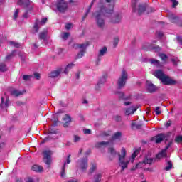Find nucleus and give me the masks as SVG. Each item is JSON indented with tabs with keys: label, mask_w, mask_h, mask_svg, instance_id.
<instances>
[{
	"label": "nucleus",
	"mask_w": 182,
	"mask_h": 182,
	"mask_svg": "<svg viewBox=\"0 0 182 182\" xmlns=\"http://www.w3.org/2000/svg\"><path fill=\"white\" fill-rule=\"evenodd\" d=\"M159 57L161 58V59L163 62H166L167 60L168 57H167V55H166V54H160Z\"/></svg>",
	"instance_id": "obj_45"
},
{
	"label": "nucleus",
	"mask_w": 182,
	"mask_h": 182,
	"mask_svg": "<svg viewBox=\"0 0 182 182\" xmlns=\"http://www.w3.org/2000/svg\"><path fill=\"white\" fill-rule=\"evenodd\" d=\"M169 126H171V121H168L167 123L166 124V127H169Z\"/></svg>",
	"instance_id": "obj_62"
},
{
	"label": "nucleus",
	"mask_w": 182,
	"mask_h": 182,
	"mask_svg": "<svg viewBox=\"0 0 182 182\" xmlns=\"http://www.w3.org/2000/svg\"><path fill=\"white\" fill-rule=\"evenodd\" d=\"M147 9V4H135L133 6V11L134 12H136V14H139V15H141L144 11Z\"/></svg>",
	"instance_id": "obj_10"
},
{
	"label": "nucleus",
	"mask_w": 182,
	"mask_h": 182,
	"mask_svg": "<svg viewBox=\"0 0 182 182\" xmlns=\"http://www.w3.org/2000/svg\"><path fill=\"white\" fill-rule=\"evenodd\" d=\"M82 103L83 105H87L89 102L86 99H83Z\"/></svg>",
	"instance_id": "obj_61"
},
{
	"label": "nucleus",
	"mask_w": 182,
	"mask_h": 182,
	"mask_svg": "<svg viewBox=\"0 0 182 182\" xmlns=\"http://www.w3.org/2000/svg\"><path fill=\"white\" fill-rule=\"evenodd\" d=\"M65 29L69 31V29H72V23H68L65 25Z\"/></svg>",
	"instance_id": "obj_55"
},
{
	"label": "nucleus",
	"mask_w": 182,
	"mask_h": 182,
	"mask_svg": "<svg viewBox=\"0 0 182 182\" xmlns=\"http://www.w3.org/2000/svg\"><path fill=\"white\" fill-rule=\"evenodd\" d=\"M39 39H42L43 41H45L46 39V37L48 36V29H45L43 31H41L39 35Z\"/></svg>",
	"instance_id": "obj_25"
},
{
	"label": "nucleus",
	"mask_w": 182,
	"mask_h": 182,
	"mask_svg": "<svg viewBox=\"0 0 182 182\" xmlns=\"http://www.w3.org/2000/svg\"><path fill=\"white\" fill-rule=\"evenodd\" d=\"M168 16L171 22H172L173 23H176V22L178 21V18H177V16L173 14H169Z\"/></svg>",
	"instance_id": "obj_26"
},
{
	"label": "nucleus",
	"mask_w": 182,
	"mask_h": 182,
	"mask_svg": "<svg viewBox=\"0 0 182 182\" xmlns=\"http://www.w3.org/2000/svg\"><path fill=\"white\" fill-rule=\"evenodd\" d=\"M108 153L112 157H114L117 154V152L116 151V149H114V148H113V147H109L108 149Z\"/></svg>",
	"instance_id": "obj_27"
},
{
	"label": "nucleus",
	"mask_w": 182,
	"mask_h": 182,
	"mask_svg": "<svg viewBox=\"0 0 182 182\" xmlns=\"http://www.w3.org/2000/svg\"><path fill=\"white\" fill-rule=\"evenodd\" d=\"M69 36H70V33L69 32L63 33L61 34V38L64 41H66L68 39V38H69Z\"/></svg>",
	"instance_id": "obj_37"
},
{
	"label": "nucleus",
	"mask_w": 182,
	"mask_h": 182,
	"mask_svg": "<svg viewBox=\"0 0 182 182\" xmlns=\"http://www.w3.org/2000/svg\"><path fill=\"white\" fill-rule=\"evenodd\" d=\"M137 110L136 107H131L130 108H127L125 109L126 116H130V114H134V112Z\"/></svg>",
	"instance_id": "obj_23"
},
{
	"label": "nucleus",
	"mask_w": 182,
	"mask_h": 182,
	"mask_svg": "<svg viewBox=\"0 0 182 182\" xmlns=\"http://www.w3.org/2000/svg\"><path fill=\"white\" fill-rule=\"evenodd\" d=\"M153 75L154 76L157 77V79H160L161 80V78L165 76L164 73L161 70H155Z\"/></svg>",
	"instance_id": "obj_22"
},
{
	"label": "nucleus",
	"mask_w": 182,
	"mask_h": 182,
	"mask_svg": "<svg viewBox=\"0 0 182 182\" xmlns=\"http://www.w3.org/2000/svg\"><path fill=\"white\" fill-rule=\"evenodd\" d=\"M48 22V18L44 17L41 19V21L36 20L34 23L33 29L35 30L34 33H38L39 31V26H43Z\"/></svg>",
	"instance_id": "obj_11"
},
{
	"label": "nucleus",
	"mask_w": 182,
	"mask_h": 182,
	"mask_svg": "<svg viewBox=\"0 0 182 182\" xmlns=\"http://www.w3.org/2000/svg\"><path fill=\"white\" fill-rule=\"evenodd\" d=\"M150 63L151 65H154V66H157V68H160V66H161L160 65V61L156 60V59H151L150 60Z\"/></svg>",
	"instance_id": "obj_31"
},
{
	"label": "nucleus",
	"mask_w": 182,
	"mask_h": 182,
	"mask_svg": "<svg viewBox=\"0 0 182 182\" xmlns=\"http://www.w3.org/2000/svg\"><path fill=\"white\" fill-rule=\"evenodd\" d=\"M95 170H96V164H92L91 167L90 168V174H92V173H94Z\"/></svg>",
	"instance_id": "obj_46"
},
{
	"label": "nucleus",
	"mask_w": 182,
	"mask_h": 182,
	"mask_svg": "<svg viewBox=\"0 0 182 182\" xmlns=\"http://www.w3.org/2000/svg\"><path fill=\"white\" fill-rule=\"evenodd\" d=\"M154 112L157 116L161 114V111H160V107H156V108L154 109Z\"/></svg>",
	"instance_id": "obj_47"
},
{
	"label": "nucleus",
	"mask_w": 182,
	"mask_h": 182,
	"mask_svg": "<svg viewBox=\"0 0 182 182\" xmlns=\"http://www.w3.org/2000/svg\"><path fill=\"white\" fill-rule=\"evenodd\" d=\"M151 163H153V159L149 158L147 156H146L144 159V164H151Z\"/></svg>",
	"instance_id": "obj_34"
},
{
	"label": "nucleus",
	"mask_w": 182,
	"mask_h": 182,
	"mask_svg": "<svg viewBox=\"0 0 182 182\" xmlns=\"http://www.w3.org/2000/svg\"><path fill=\"white\" fill-rule=\"evenodd\" d=\"M171 62L173 63V65H177L178 63L179 60L178 58H173L171 59Z\"/></svg>",
	"instance_id": "obj_51"
},
{
	"label": "nucleus",
	"mask_w": 182,
	"mask_h": 182,
	"mask_svg": "<svg viewBox=\"0 0 182 182\" xmlns=\"http://www.w3.org/2000/svg\"><path fill=\"white\" fill-rule=\"evenodd\" d=\"M15 53H16V50H14V51L11 53V54H10V55H7V56L6 57V59L7 60H9V59H11V58H12V56H14V55H15Z\"/></svg>",
	"instance_id": "obj_49"
},
{
	"label": "nucleus",
	"mask_w": 182,
	"mask_h": 182,
	"mask_svg": "<svg viewBox=\"0 0 182 182\" xmlns=\"http://www.w3.org/2000/svg\"><path fill=\"white\" fill-rule=\"evenodd\" d=\"M76 49H79L80 52L77 55V59H82L86 53V48L89 46V42H86L82 44H75V45Z\"/></svg>",
	"instance_id": "obj_5"
},
{
	"label": "nucleus",
	"mask_w": 182,
	"mask_h": 182,
	"mask_svg": "<svg viewBox=\"0 0 182 182\" xmlns=\"http://www.w3.org/2000/svg\"><path fill=\"white\" fill-rule=\"evenodd\" d=\"M1 107L2 109H6V107H8V106H9V98L8 97H2L1 99Z\"/></svg>",
	"instance_id": "obj_17"
},
{
	"label": "nucleus",
	"mask_w": 182,
	"mask_h": 182,
	"mask_svg": "<svg viewBox=\"0 0 182 182\" xmlns=\"http://www.w3.org/2000/svg\"><path fill=\"white\" fill-rule=\"evenodd\" d=\"M171 144H173V142H168L165 149H162L161 151L156 155V159H159V160H160L161 159H163V157H166L167 150H168V148L170 147V146H171Z\"/></svg>",
	"instance_id": "obj_12"
},
{
	"label": "nucleus",
	"mask_w": 182,
	"mask_h": 182,
	"mask_svg": "<svg viewBox=\"0 0 182 182\" xmlns=\"http://www.w3.org/2000/svg\"><path fill=\"white\" fill-rule=\"evenodd\" d=\"M171 1L173 2V7L174 8L175 6H177V5H178V1H176V0H171Z\"/></svg>",
	"instance_id": "obj_59"
},
{
	"label": "nucleus",
	"mask_w": 182,
	"mask_h": 182,
	"mask_svg": "<svg viewBox=\"0 0 182 182\" xmlns=\"http://www.w3.org/2000/svg\"><path fill=\"white\" fill-rule=\"evenodd\" d=\"M56 8L59 12L62 14L68 11V3L65 0H58L56 2Z\"/></svg>",
	"instance_id": "obj_8"
},
{
	"label": "nucleus",
	"mask_w": 182,
	"mask_h": 182,
	"mask_svg": "<svg viewBox=\"0 0 182 182\" xmlns=\"http://www.w3.org/2000/svg\"><path fill=\"white\" fill-rule=\"evenodd\" d=\"M106 82V79L105 77H102L98 82V86L102 85V83H105Z\"/></svg>",
	"instance_id": "obj_56"
},
{
	"label": "nucleus",
	"mask_w": 182,
	"mask_h": 182,
	"mask_svg": "<svg viewBox=\"0 0 182 182\" xmlns=\"http://www.w3.org/2000/svg\"><path fill=\"white\" fill-rule=\"evenodd\" d=\"M176 143H182V136L178 135L175 137Z\"/></svg>",
	"instance_id": "obj_43"
},
{
	"label": "nucleus",
	"mask_w": 182,
	"mask_h": 182,
	"mask_svg": "<svg viewBox=\"0 0 182 182\" xmlns=\"http://www.w3.org/2000/svg\"><path fill=\"white\" fill-rule=\"evenodd\" d=\"M114 120L116 122H120L122 120V117L121 116H119V115H117L115 117H114Z\"/></svg>",
	"instance_id": "obj_57"
},
{
	"label": "nucleus",
	"mask_w": 182,
	"mask_h": 182,
	"mask_svg": "<svg viewBox=\"0 0 182 182\" xmlns=\"http://www.w3.org/2000/svg\"><path fill=\"white\" fill-rule=\"evenodd\" d=\"M171 168H173V164L171 162V161H169L167 162V165L164 168V170H166V171H170Z\"/></svg>",
	"instance_id": "obj_33"
},
{
	"label": "nucleus",
	"mask_w": 182,
	"mask_h": 182,
	"mask_svg": "<svg viewBox=\"0 0 182 182\" xmlns=\"http://www.w3.org/2000/svg\"><path fill=\"white\" fill-rule=\"evenodd\" d=\"M21 181H22V179H21V178H17L16 179V182H21Z\"/></svg>",
	"instance_id": "obj_64"
},
{
	"label": "nucleus",
	"mask_w": 182,
	"mask_h": 182,
	"mask_svg": "<svg viewBox=\"0 0 182 182\" xmlns=\"http://www.w3.org/2000/svg\"><path fill=\"white\" fill-rule=\"evenodd\" d=\"M152 50H154L155 52H160V47L155 46L152 47Z\"/></svg>",
	"instance_id": "obj_53"
},
{
	"label": "nucleus",
	"mask_w": 182,
	"mask_h": 182,
	"mask_svg": "<svg viewBox=\"0 0 182 182\" xmlns=\"http://www.w3.org/2000/svg\"><path fill=\"white\" fill-rule=\"evenodd\" d=\"M77 166L82 171L85 172L87 170V158L80 159L77 162Z\"/></svg>",
	"instance_id": "obj_9"
},
{
	"label": "nucleus",
	"mask_w": 182,
	"mask_h": 182,
	"mask_svg": "<svg viewBox=\"0 0 182 182\" xmlns=\"http://www.w3.org/2000/svg\"><path fill=\"white\" fill-rule=\"evenodd\" d=\"M144 161H143V162H139L136 164V167H138V168H142L144 166Z\"/></svg>",
	"instance_id": "obj_50"
},
{
	"label": "nucleus",
	"mask_w": 182,
	"mask_h": 182,
	"mask_svg": "<svg viewBox=\"0 0 182 182\" xmlns=\"http://www.w3.org/2000/svg\"><path fill=\"white\" fill-rule=\"evenodd\" d=\"M100 180H102V173H96L94 176V182H100Z\"/></svg>",
	"instance_id": "obj_29"
},
{
	"label": "nucleus",
	"mask_w": 182,
	"mask_h": 182,
	"mask_svg": "<svg viewBox=\"0 0 182 182\" xmlns=\"http://www.w3.org/2000/svg\"><path fill=\"white\" fill-rule=\"evenodd\" d=\"M26 182H39V178H32L31 177L26 178Z\"/></svg>",
	"instance_id": "obj_41"
},
{
	"label": "nucleus",
	"mask_w": 182,
	"mask_h": 182,
	"mask_svg": "<svg viewBox=\"0 0 182 182\" xmlns=\"http://www.w3.org/2000/svg\"><path fill=\"white\" fill-rule=\"evenodd\" d=\"M70 154H69L65 159L63 161V166L61 167V173L60 176L62 178H65L66 177V167H68V164H70Z\"/></svg>",
	"instance_id": "obj_6"
},
{
	"label": "nucleus",
	"mask_w": 182,
	"mask_h": 182,
	"mask_svg": "<svg viewBox=\"0 0 182 182\" xmlns=\"http://www.w3.org/2000/svg\"><path fill=\"white\" fill-rule=\"evenodd\" d=\"M106 14H113V9H111L109 11H107Z\"/></svg>",
	"instance_id": "obj_63"
},
{
	"label": "nucleus",
	"mask_w": 182,
	"mask_h": 182,
	"mask_svg": "<svg viewBox=\"0 0 182 182\" xmlns=\"http://www.w3.org/2000/svg\"><path fill=\"white\" fill-rule=\"evenodd\" d=\"M34 77L37 80L41 79V75L38 73H34Z\"/></svg>",
	"instance_id": "obj_58"
},
{
	"label": "nucleus",
	"mask_w": 182,
	"mask_h": 182,
	"mask_svg": "<svg viewBox=\"0 0 182 182\" xmlns=\"http://www.w3.org/2000/svg\"><path fill=\"white\" fill-rule=\"evenodd\" d=\"M18 16H19V9H16L13 15L14 21H16V19H18Z\"/></svg>",
	"instance_id": "obj_35"
},
{
	"label": "nucleus",
	"mask_w": 182,
	"mask_h": 182,
	"mask_svg": "<svg viewBox=\"0 0 182 182\" xmlns=\"http://www.w3.org/2000/svg\"><path fill=\"white\" fill-rule=\"evenodd\" d=\"M103 11H105V6H103L100 11H98L95 13L96 22L99 28H103L105 26V19H103Z\"/></svg>",
	"instance_id": "obj_3"
},
{
	"label": "nucleus",
	"mask_w": 182,
	"mask_h": 182,
	"mask_svg": "<svg viewBox=\"0 0 182 182\" xmlns=\"http://www.w3.org/2000/svg\"><path fill=\"white\" fill-rule=\"evenodd\" d=\"M95 4V0H93L92 2H91V4L89 7V9L87 10L85 14L82 16V21H85V19H86L87 15L89 14V12H90V9L92 8V6H93V4Z\"/></svg>",
	"instance_id": "obj_28"
},
{
	"label": "nucleus",
	"mask_w": 182,
	"mask_h": 182,
	"mask_svg": "<svg viewBox=\"0 0 182 182\" xmlns=\"http://www.w3.org/2000/svg\"><path fill=\"white\" fill-rule=\"evenodd\" d=\"M122 14H116L112 17L111 22L112 23H119V22L122 21Z\"/></svg>",
	"instance_id": "obj_21"
},
{
	"label": "nucleus",
	"mask_w": 182,
	"mask_h": 182,
	"mask_svg": "<svg viewBox=\"0 0 182 182\" xmlns=\"http://www.w3.org/2000/svg\"><path fill=\"white\" fill-rule=\"evenodd\" d=\"M146 88L149 93H154L157 90V87L150 81L146 82Z\"/></svg>",
	"instance_id": "obj_15"
},
{
	"label": "nucleus",
	"mask_w": 182,
	"mask_h": 182,
	"mask_svg": "<svg viewBox=\"0 0 182 182\" xmlns=\"http://www.w3.org/2000/svg\"><path fill=\"white\" fill-rule=\"evenodd\" d=\"M119 38L116 37L114 38V46L116 47L119 44Z\"/></svg>",
	"instance_id": "obj_52"
},
{
	"label": "nucleus",
	"mask_w": 182,
	"mask_h": 182,
	"mask_svg": "<svg viewBox=\"0 0 182 182\" xmlns=\"http://www.w3.org/2000/svg\"><path fill=\"white\" fill-rule=\"evenodd\" d=\"M9 45L14 48H21V44L15 41H10Z\"/></svg>",
	"instance_id": "obj_38"
},
{
	"label": "nucleus",
	"mask_w": 182,
	"mask_h": 182,
	"mask_svg": "<svg viewBox=\"0 0 182 182\" xmlns=\"http://www.w3.org/2000/svg\"><path fill=\"white\" fill-rule=\"evenodd\" d=\"M120 137H122V132H116L113 136L112 139V140H119V139H120Z\"/></svg>",
	"instance_id": "obj_32"
},
{
	"label": "nucleus",
	"mask_w": 182,
	"mask_h": 182,
	"mask_svg": "<svg viewBox=\"0 0 182 182\" xmlns=\"http://www.w3.org/2000/svg\"><path fill=\"white\" fill-rule=\"evenodd\" d=\"M31 170H33V171H36V173H42V171H43V168L42 166L34 165L32 166Z\"/></svg>",
	"instance_id": "obj_24"
},
{
	"label": "nucleus",
	"mask_w": 182,
	"mask_h": 182,
	"mask_svg": "<svg viewBox=\"0 0 182 182\" xmlns=\"http://www.w3.org/2000/svg\"><path fill=\"white\" fill-rule=\"evenodd\" d=\"M63 120H64L65 123H70V122H72V117H70L69 114H65Z\"/></svg>",
	"instance_id": "obj_36"
},
{
	"label": "nucleus",
	"mask_w": 182,
	"mask_h": 182,
	"mask_svg": "<svg viewBox=\"0 0 182 182\" xmlns=\"http://www.w3.org/2000/svg\"><path fill=\"white\" fill-rule=\"evenodd\" d=\"M161 81L164 85H176L177 81L176 80H173L166 75L164 76Z\"/></svg>",
	"instance_id": "obj_14"
},
{
	"label": "nucleus",
	"mask_w": 182,
	"mask_h": 182,
	"mask_svg": "<svg viewBox=\"0 0 182 182\" xmlns=\"http://www.w3.org/2000/svg\"><path fill=\"white\" fill-rule=\"evenodd\" d=\"M132 129H140V127H141V125L139 124L136 122H133L132 124Z\"/></svg>",
	"instance_id": "obj_44"
},
{
	"label": "nucleus",
	"mask_w": 182,
	"mask_h": 182,
	"mask_svg": "<svg viewBox=\"0 0 182 182\" xmlns=\"http://www.w3.org/2000/svg\"><path fill=\"white\" fill-rule=\"evenodd\" d=\"M6 70H8L6 65H5V63H1L0 64V72H6Z\"/></svg>",
	"instance_id": "obj_39"
},
{
	"label": "nucleus",
	"mask_w": 182,
	"mask_h": 182,
	"mask_svg": "<svg viewBox=\"0 0 182 182\" xmlns=\"http://www.w3.org/2000/svg\"><path fill=\"white\" fill-rule=\"evenodd\" d=\"M74 68H75V63H70L68 64V65L65 67V68H64V70H63V73H64L65 75H68V73H69V71H70L71 69Z\"/></svg>",
	"instance_id": "obj_20"
},
{
	"label": "nucleus",
	"mask_w": 182,
	"mask_h": 182,
	"mask_svg": "<svg viewBox=\"0 0 182 182\" xmlns=\"http://www.w3.org/2000/svg\"><path fill=\"white\" fill-rule=\"evenodd\" d=\"M11 96H14V97H18V96H21L25 93V91H19L16 89H13L10 91Z\"/></svg>",
	"instance_id": "obj_19"
},
{
	"label": "nucleus",
	"mask_w": 182,
	"mask_h": 182,
	"mask_svg": "<svg viewBox=\"0 0 182 182\" xmlns=\"http://www.w3.org/2000/svg\"><path fill=\"white\" fill-rule=\"evenodd\" d=\"M52 151L50 150L43 151V161L47 166H50V164L52 163Z\"/></svg>",
	"instance_id": "obj_7"
},
{
	"label": "nucleus",
	"mask_w": 182,
	"mask_h": 182,
	"mask_svg": "<svg viewBox=\"0 0 182 182\" xmlns=\"http://www.w3.org/2000/svg\"><path fill=\"white\" fill-rule=\"evenodd\" d=\"M106 52H107V48L103 47L99 51L98 56H104L106 55Z\"/></svg>",
	"instance_id": "obj_30"
},
{
	"label": "nucleus",
	"mask_w": 182,
	"mask_h": 182,
	"mask_svg": "<svg viewBox=\"0 0 182 182\" xmlns=\"http://www.w3.org/2000/svg\"><path fill=\"white\" fill-rule=\"evenodd\" d=\"M139 150H135L132 154L131 158L129 159H126V149L122 148L121 153L118 154L119 156V164L122 168V171L124 169L127 168V166H129V163H134V159L139 155Z\"/></svg>",
	"instance_id": "obj_1"
},
{
	"label": "nucleus",
	"mask_w": 182,
	"mask_h": 182,
	"mask_svg": "<svg viewBox=\"0 0 182 182\" xmlns=\"http://www.w3.org/2000/svg\"><path fill=\"white\" fill-rule=\"evenodd\" d=\"M110 144V141H101V142H97L95 144V147L97 149H100L101 150L105 149L106 146H109Z\"/></svg>",
	"instance_id": "obj_16"
},
{
	"label": "nucleus",
	"mask_w": 182,
	"mask_h": 182,
	"mask_svg": "<svg viewBox=\"0 0 182 182\" xmlns=\"http://www.w3.org/2000/svg\"><path fill=\"white\" fill-rule=\"evenodd\" d=\"M18 4L23 8H26V11L25 14H23V18L28 19L29 15H31V11H32V6L31 5V1L29 0H20Z\"/></svg>",
	"instance_id": "obj_2"
},
{
	"label": "nucleus",
	"mask_w": 182,
	"mask_h": 182,
	"mask_svg": "<svg viewBox=\"0 0 182 182\" xmlns=\"http://www.w3.org/2000/svg\"><path fill=\"white\" fill-rule=\"evenodd\" d=\"M129 77V75H127V73L122 70L121 73V75L117 81V86L119 89H122V87H124L126 85V82H127V79Z\"/></svg>",
	"instance_id": "obj_4"
},
{
	"label": "nucleus",
	"mask_w": 182,
	"mask_h": 182,
	"mask_svg": "<svg viewBox=\"0 0 182 182\" xmlns=\"http://www.w3.org/2000/svg\"><path fill=\"white\" fill-rule=\"evenodd\" d=\"M167 135L166 134H159L158 135L152 137L151 139V141H154L155 143H161L163 140H167Z\"/></svg>",
	"instance_id": "obj_13"
},
{
	"label": "nucleus",
	"mask_w": 182,
	"mask_h": 182,
	"mask_svg": "<svg viewBox=\"0 0 182 182\" xmlns=\"http://www.w3.org/2000/svg\"><path fill=\"white\" fill-rule=\"evenodd\" d=\"M116 95L118 96V97H119V99H126L124 97V93H123L122 91H117Z\"/></svg>",
	"instance_id": "obj_42"
},
{
	"label": "nucleus",
	"mask_w": 182,
	"mask_h": 182,
	"mask_svg": "<svg viewBox=\"0 0 182 182\" xmlns=\"http://www.w3.org/2000/svg\"><path fill=\"white\" fill-rule=\"evenodd\" d=\"M80 140H82V138L80 137V136L79 135H73V141L74 143H79V141H80Z\"/></svg>",
	"instance_id": "obj_40"
},
{
	"label": "nucleus",
	"mask_w": 182,
	"mask_h": 182,
	"mask_svg": "<svg viewBox=\"0 0 182 182\" xmlns=\"http://www.w3.org/2000/svg\"><path fill=\"white\" fill-rule=\"evenodd\" d=\"M50 137H52V134H50V135L48 137L45 138L43 140V143H46V141H48V140L50 139Z\"/></svg>",
	"instance_id": "obj_54"
},
{
	"label": "nucleus",
	"mask_w": 182,
	"mask_h": 182,
	"mask_svg": "<svg viewBox=\"0 0 182 182\" xmlns=\"http://www.w3.org/2000/svg\"><path fill=\"white\" fill-rule=\"evenodd\" d=\"M63 71V70L62 68H58L55 70H53L49 74V77H58V76H59V75H60V73H62Z\"/></svg>",
	"instance_id": "obj_18"
},
{
	"label": "nucleus",
	"mask_w": 182,
	"mask_h": 182,
	"mask_svg": "<svg viewBox=\"0 0 182 182\" xmlns=\"http://www.w3.org/2000/svg\"><path fill=\"white\" fill-rule=\"evenodd\" d=\"M23 79L24 80H29V79H31V76L30 75H23Z\"/></svg>",
	"instance_id": "obj_60"
},
{
	"label": "nucleus",
	"mask_w": 182,
	"mask_h": 182,
	"mask_svg": "<svg viewBox=\"0 0 182 182\" xmlns=\"http://www.w3.org/2000/svg\"><path fill=\"white\" fill-rule=\"evenodd\" d=\"M84 134H92V130L90 129H83Z\"/></svg>",
	"instance_id": "obj_48"
}]
</instances>
